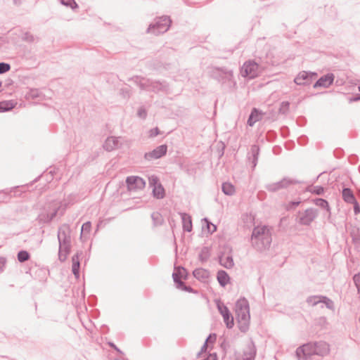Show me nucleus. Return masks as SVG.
<instances>
[{"mask_svg":"<svg viewBox=\"0 0 360 360\" xmlns=\"http://www.w3.org/2000/svg\"><path fill=\"white\" fill-rule=\"evenodd\" d=\"M271 231L267 226H256L251 235L252 247L257 251L262 252L268 249L271 243Z\"/></svg>","mask_w":360,"mask_h":360,"instance_id":"nucleus-1","label":"nucleus"},{"mask_svg":"<svg viewBox=\"0 0 360 360\" xmlns=\"http://www.w3.org/2000/svg\"><path fill=\"white\" fill-rule=\"evenodd\" d=\"M58 240L59 243L58 259L65 262L70 253L72 248L71 229L67 224H62L58 230Z\"/></svg>","mask_w":360,"mask_h":360,"instance_id":"nucleus-2","label":"nucleus"},{"mask_svg":"<svg viewBox=\"0 0 360 360\" xmlns=\"http://www.w3.org/2000/svg\"><path fill=\"white\" fill-rule=\"evenodd\" d=\"M236 314L239 330L242 333H246L249 329L250 319V306L246 298L241 297L236 302Z\"/></svg>","mask_w":360,"mask_h":360,"instance_id":"nucleus-3","label":"nucleus"},{"mask_svg":"<svg viewBox=\"0 0 360 360\" xmlns=\"http://www.w3.org/2000/svg\"><path fill=\"white\" fill-rule=\"evenodd\" d=\"M138 85L141 90L150 91L154 93H167L169 85L166 81L153 80L140 76H135L129 79Z\"/></svg>","mask_w":360,"mask_h":360,"instance_id":"nucleus-4","label":"nucleus"},{"mask_svg":"<svg viewBox=\"0 0 360 360\" xmlns=\"http://www.w3.org/2000/svg\"><path fill=\"white\" fill-rule=\"evenodd\" d=\"M209 72L210 77L221 84V85H225L230 89L236 85L233 70L226 67H213Z\"/></svg>","mask_w":360,"mask_h":360,"instance_id":"nucleus-5","label":"nucleus"},{"mask_svg":"<svg viewBox=\"0 0 360 360\" xmlns=\"http://www.w3.org/2000/svg\"><path fill=\"white\" fill-rule=\"evenodd\" d=\"M171 24L172 20L168 15L156 17L153 22L149 25L146 32L155 35L163 34L169 30Z\"/></svg>","mask_w":360,"mask_h":360,"instance_id":"nucleus-6","label":"nucleus"},{"mask_svg":"<svg viewBox=\"0 0 360 360\" xmlns=\"http://www.w3.org/2000/svg\"><path fill=\"white\" fill-rule=\"evenodd\" d=\"M148 184L149 186L152 188V195L153 198L160 200L165 197V190L158 176L152 175L149 176Z\"/></svg>","mask_w":360,"mask_h":360,"instance_id":"nucleus-7","label":"nucleus"},{"mask_svg":"<svg viewBox=\"0 0 360 360\" xmlns=\"http://www.w3.org/2000/svg\"><path fill=\"white\" fill-rule=\"evenodd\" d=\"M302 181L295 179L284 177L281 181L275 183L268 184L265 186V188L269 192H276L281 189L286 188L290 185L302 184Z\"/></svg>","mask_w":360,"mask_h":360,"instance_id":"nucleus-8","label":"nucleus"},{"mask_svg":"<svg viewBox=\"0 0 360 360\" xmlns=\"http://www.w3.org/2000/svg\"><path fill=\"white\" fill-rule=\"evenodd\" d=\"M258 69L259 65L255 60H249L243 65L240 73L243 77L255 79L258 76Z\"/></svg>","mask_w":360,"mask_h":360,"instance_id":"nucleus-9","label":"nucleus"},{"mask_svg":"<svg viewBox=\"0 0 360 360\" xmlns=\"http://www.w3.org/2000/svg\"><path fill=\"white\" fill-rule=\"evenodd\" d=\"M317 76L318 74L315 72L302 71L295 77L294 82L300 86L309 85Z\"/></svg>","mask_w":360,"mask_h":360,"instance_id":"nucleus-10","label":"nucleus"},{"mask_svg":"<svg viewBox=\"0 0 360 360\" xmlns=\"http://www.w3.org/2000/svg\"><path fill=\"white\" fill-rule=\"evenodd\" d=\"M306 302L311 305L316 306L319 303H323L328 309L334 310V302L332 300L324 295H311L307 298Z\"/></svg>","mask_w":360,"mask_h":360,"instance_id":"nucleus-11","label":"nucleus"},{"mask_svg":"<svg viewBox=\"0 0 360 360\" xmlns=\"http://www.w3.org/2000/svg\"><path fill=\"white\" fill-rule=\"evenodd\" d=\"M296 356L299 360H307L314 355L313 342H308L297 348Z\"/></svg>","mask_w":360,"mask_h":360,"instance_id":"nucleus-12","label":"nucleus"},{"mask_svg":"<svg viewBox=\"0 0 360 360\" xmlns=\"http://www.w3.org/2000/svg\"><path fill=\"white\" fill-rule=\"evenodd\" d=\"M126 184L129 191L142 190L146 186V181L138 176H129L126 179Z\"/></svg>","mask_w":360,"mask_h":360,"instance_id":"nucleus-13","label":"nucleus"},{"mask_svg":"<svg viewBox=\"0 0 360 360\" xmlns=\"http://www.w3.org/2000/svg\"><path fill=\"white\" fill-rule=\"evenodd\" d=\"M167 146L166 144L160 145L155 148H154L152 151L146 153L144 154V159L146 161L151 162L154 160H158L167 154Z\"/></svg>","mask_w":360,"mask_h":360,"instance_id":"nucleus-14","label":"nucleus"},{"mask_svg":"<svg viewBox=\"0 0 360 360\" xmlns=\"http://www.w3.org/2000/svg\"><path fill=\"white\" fill-rule=\"evenodd\" d=\"M318 211L314 208H308L302 213L298 219V223L304 226H309L311 223L317 217Z\"/></svg>","mask_w":360,"mask_h":360,"instance_id":"nucleus-15","label":"nucleus"},{"mask_svg":"<svg viewBox=\"0 0 360 360\" xmlns=\"http://www.w3.org/2000/svg\"><path fill=\"white\" fill-rule=\"evenodd\" d=\"M334 79L335 76L333 73H327L318 79L313 84V87L314 89L319 87L328 88L333 83Z\"/></svg>","mask_w":360,"mask_h":360,"instance_id":"nucleus-16","label":"nucleus"},{"mask_svg":"<svg viewBox=\"0 0 360 360\" xmlns=\"http://www.w3.org/2000/svg\"><path fill=\"white\" fill-rule=\"evenodd\" d=\"M314 354L326 356L330 351L329 345L324 341L313 342Z\"/></svg>","mask_w":360,"mask_h":360,"instance_id":"nucleus-17","label":"nucleus"},{"mask_svg":"<svg viewBox=\"0 0 360 360\" xmlns=\"http://www.w3.org/2000/svg\"><path fill=\"white\" fill-rule=\"evenodd\" d=\"M260 152V148L258 145L253 144L251 146L250 151L248 153L247 158L250 162L252 163V169L257 166L258 158Z\"/></svg>","mask_w":360,"mask_h":360,"instance_id":"nucleus-18","label":"nucleus"},{"mask_svg":"<svg viewBox=\"0 0 360 360\" xmlns=\"http://www.w3.org/2000/svg\"><path fill=\"white\" fill-rule=\"evenodd\" d=\"M224 252H220L218 255V260L220 265L224 266L226 269H231L234 266V262L233 259V256L231 255H227L226 258L224 259Z\"/></svg>","mask_w":360,"mask_h":360,"instance_id":"nucleus-19","label":"nucleus"},{"mask_svg":"<svg viewBox=\"0 0 360 360\" xmlns=\"http://www.w3.org/2000/svg\"><path fill=\"white\" fill-rule=\"evenodd\" d=\"M262 115L261 110L256 108H252L247 121L248 125L252 127L257 122L262 120Z\"/></svg>","mask_w":360,"mask_h":360,"instance_id":"nucleus-20","label":"nucleus"},{"mask_svg":"<svg viewBox=\"0 0 360 360\" xmlns=\"http://www.w3.org/2000/svg\"><path fill=\"white\" fill-rule=\"evenodd\" d=\"M183 230L186 232H191L193 229L192 219L190 214L186 212H180Z\"/></svg>","mask_w":360,"mask_h":360,"instance_id":"nucleus-21","label":"nucleus"},{"mask_svg":"<svg viewBox=\"0 0 360 360\" xmlns=\"http://www.w3.org/2000/svg\"><path fill=\"white\" fill-rule=\"evenodd\" d=\"M193 276L201 282H205L210 277V271L203 268H197L193 271Z\"/></svg>","mask_w":360,"mask_h":360,"instance_id":"nucleus-22","label":"nucleus"},{"mask_svg":"<svg viewBox=\"0 0 360 360\" xmlns=\"http://www.w3.org/2000/svg\"><path fill=\"white\" fill-rule=\"evenodd\" d=\"M189 274L186 269L180 266L177 268H175L174 271L172 274V278L174 281V278L179 281H181V279L187 280L188 278Z\"/></svg>","mask_w":360,"mask_h":360,"instance_id":"nucleus-23","label":"nucleus"},{"mask_svg":"<svg viewBox=\"0 0 360 360\" xmlns=\"http://www.w3.org/2000/svg\"><path fill=\"white\" fill-rule=\"evenodd\" d=\"M217 279L221 287H225L230 282V276L224 270H219L217 274Z\"/></svg>","mask_w":360,"mask_h":360,"instance_id":"nucleus-24","label":"nucleus"},{"mask_svg":"<svg viewBox=\"0 0 360 360\" xmlns=\"http://www.w3.org/2000/svg\"><path fill=\"white\" fill-rule=\"evenodd\" d=\"M119 140L116 137H108L104 144H103V148H105V150L107 151H112V150L118 148L119 146Z\"/></svg>","mask_w":360,"mask_h":360,"instance_id":"nucleus-25","label":"nucleus"},{"mask_svg":"<svg viewBox=\"0 0 360 360\" xmlns=\"http://www.w3.org/2000/svg\"><path fill=\"white\" fill-rule=\"evenodd\" d=\"M243 360H254L256 356V348L252 341L248 345V349L243 353Z\"/></svg>","mask_w":360,"mask_h":360,"instance_id":"nucleus-26","label":"nucleus"},{"mask_svg":"<svg viewBox=\"0 0 360 360\" xmlns=\"http://www.w3.org/2000/svg\"><path fill=\"white\" fill-rule=\"evenodd\" d=\"M174 285L177 289H179L181 290L188 292H191L193 294H198V291L197 290L193 289V288H191L189 285H186L184 282H183L182 281H179L175 278H174Z\"/></svg>","mask_w":360,"mask_h":360,"instance_id":"nucleus-27","label":"nucleus"},{"mask_svg":"<svg viewBox=\"0 0 360 360\" xmlns=\"http://www.w3.org/2000/svg\"><path fill=\"white\" fill-rule=\"evenodd\" d=\"M342 198L347 203H352L356 200L352 189L344 188L342 191Z\"/></svg>","mask_w":360,"mask_h":360,"instance_id":"nucleus-28","label":"nucleus"},{"mask_svg":"<svg viewBox=\"0 0 360 360\" xmlns=\"http://www.w3.org/2000/svg\"><path fill=\"white\" fill-rule=\"evenodd\" d=\"M17 104L13 101H0V112H5L13 109Z\"/></svg>","mask_w":360,"mask_h":360,"instance_id":"nucleus-29","label":"nucleus"},{"mask_svg":"<svg viewBox=\"0 0 360 360\" xmlns=\"http://www.w3.org/2000/svg\"><path fill=\"white\" fill-rule=\"evenodd\" d=\"M221 191L226 195H233L235 193V186L230 182H224L221 185Z\"/></svg>","mask_w":360,"mask_h":360,"instance_id":"nucleus-30","label":"nucleus"},{"mask_svg":"<svg viewBox=\"0 0 360 360\" xmlns=\"http://www.w3.org/2000/svg\"><path fill=\"white\" fill-rule=\"evenodd\" d=\"M210 250L211 248L207 246H204L199 253L198 259L202 262L204 263L208 260L210 257Z\"/></svg>","mask_w":360,"mask_h":360,"instance_id":"nucleus-31","label":"nucleus"},{"mask_svg":"<svg viewBox=\"0 0 360 360\" xmlns=\"http://www.w3.org/2000/svg\"><path fill=\"white\" fill-rule=\"evenodd\" d=\"M82 255V251H77V253L72 257V271L80 269V257Z\"/></svg>","mask_w":360,"mask_h":360,"instance_id":"nucleus-32","label":"nucleus"},{"mask_svg":"<svg viewBox=\"0 0 360 360\" xmlns=\"http://www.w3.org/2000/svg\"><path fill=\"white\" fill-rule=\"evenodd\" d=\"M314 202L316 205L325 209L328 212L329 217L330 216V207L329 206L328 202L323 198H316L314 200Z\"/></svg>","mask_w":360,"mask_h":360,"instance_id":"nucleus-33","label":"nucleus"},{"mask_svg":"<svg viewBox=\"0 0 360 360\" xmlns=\"http://www.w3.org/2000/svg\"><path fill=\"white\" fill-rule=\"evenodd\" d=\"M151 218L153 222L154 226H160L162 224L164 219L160 213L158 212H155L151 214Z\"/></svg>","mask_w":360,"mask_h":360,"instance_id":"nucleus-34","label":"nucleus"},{"mask_svg":"<svg viewBox=\"0 0 360 360\" xmlns=\"http://www.w3.org/2000/svg\"><path fill=\"white\" fill-rule=\"evenodd\" d=\"M30 258V254L27 250H21L18 252L17 259L20 263L28 261Z\"/></svg>","mask_w":360,"mask_h":360,"instance_id":"nucleus-35","label":"nucleus"},{"mask_svg":"<svg viewBox=\"0 0 360 360\" xmlns=\"http://www.w3.org/2000/svg\"><path fill=\"white\" fill-rule=\"evenodd\" d=\"M307 191L318 195H321L324 193V188L322 186H308Z\"/></svg>","mask_w":360,"mask_h":360,"instance_id":"nucleus-36","label":"nucleus"},{"mask_svg":"<svg viewBox=\"0 0 360 360\" xmlns=\"http://www.w3.org/2000/svg\"><path fill=\"white\" fill-rule=\"evenodd\" d=\"M202 221L205 225L206 229L209 233H213L217 231V226L213 224L207 218H203Z\"/></svg>","mask_w":360,"mask_h":360,"instance_id":"nucleus-37","label":"nucleus"},{"mask_svg":"<svg viewBox=\"0 0 360 360\" xmlns=\"http://www.w3.org/2000/svg\"><path fill=\"white\" fill-rule=\"evenodd\" d=\"M224 321L226 326V327L229 329L232 328L234 326L233 316L231 313L229 312L226 314V315L223 316Z\"/></svg>","mask_w":360,"mask_h":360,"instance_id":"nucleus-38","label":"nucleus"},{"mask_svg":"<svg viewBox=\"0 0 360 360\" xmlns=\"http://www.w3.org/2000/svg\"><path fill=\"white\" fill-rule=\"evenodd\" d=\"M41 93L37 89H30L29 91L26 94V97L27 98L36 99L40 97Z\"/></svg>","mask_w":360,"mask_h":360,"instance_id":"nucleus-39","label":"nucleus"},{"mask_svg":"<svg viewBox=\"0 0 360 360\" xmlns=\"http://www.w3.org/2000/svg\"><path fill=\"white\" fill-rule=\"evenodd\" d=\"M217 307L222 316L230 312L229 308L219 300L217 302Z\"/></svg>","mask_w":360,"mask_h":360,"instance_id":"nucleus-40","label":"nucleus"},{"mask_svg":"<svg viewBox=\"0 0 360 360\" xmlns=\"http://www.w3.org/2000/svg\"><path fill=\"white\" fill-rule=\"evenodd\" d=\"M226 146L224 142L219 141L216 146V152L218 155V158L220 159L224 154Z\"/></svg>","mask_w":360,"mask_h":360,"instance_id":"nucleus-41","label":"nucleus"},{"mask_svg":"<svg viewBox=\"0 0 360 360\" xmlns=\"http://www.w3.org/2000/svg\"><path fill=\"white\" fill-rule=\"evenodd\" d=\"M290 108V102L288 101H283L281 105L280 108L278 109V112L282 115H286Z\"/></svg>","mask_w":360,"mask_h":360,"instance_id":"nucleus-42","label":"nucleus"},{"mask_svg":"<svg viewBox=\"0 0 360 360\" xmlns=\"http://www.w3.org/2000/svg\"><path fill=\"white\" fill-rule=\"evenodd\" d=\"M11 191H0V202H7L11 198Z\"/></svg>","mask_w":360,"mask_h":360,"instance_id":"nucleus-43","label":"nucleus"},{"mask_svg":"<svg viewBox=\"0 0 360 360\" xmlns=\"http://www.w3.org/2000/svg\"><path fill=\"white\" fill-rule=\"evenodd\" d=\"M61 4L71 8L72 10L78 8V4L75 0H60Z\"/></svg>","mask_w":360,"mask_h":360,"instance_id":"nucleus-44","label":"nucleus"},{"mask_svg":"<svg viewBox=\"0 0 360 360\" xmlns=\"http://www.w3.org/2000/svg\"><path fill=\"white\" fill-rule=\"evenodd\" d=\"M11 65L8 63L0 62V75L4 74L11 70Z\"/></svg>","mask_w":360,"mask_h":360,"instance_id":"nucleus-45","label":"nucleus"},{"mask_svg":"<svg viewBox=\"0 0 360 360\" xmlns=\"http://www.w3.org/2000/svg\"><path fill=\"white\" fill-rule=\"evenodd\" d=\"M22 39L25 41L31 43V42L34 41V37L31 33L26 32L24 33L23 36L22 37Z\"/></svg>","mask_w":360,"mask_h":360,"instance_id":"nucleus-46","label":"nucleus"},{"mask_svg":"<svg viewBox=\"0 0 360 360\" xmlns=\"http://www.w3.org/2000/svg\"><path fill=\"white\" fill-rule=\"evenodd\" d=\"M296 123L300 127H304L307 124V118L304 116H299L296 120Z\"/></svg>","mask_w":360,"mask_h":360,"instance_id":"nucleus-47","label":"nucleus"},{"mask_svg":"<svg viewBox=\"0 0 360 360\" xmlns=\"http://www.w3.org/2000/svg\"><path fill=\"white\" fill-rule=\"evenodd\" d=\"M137 115L142 119H145L147 116V112L143 107H141L138 109Z\"/></svg>","mask_w":360,"mask_h":360,"instance_id":"nucleus-48","label":"nucleus"},{"mask_svg":"<svg viewBox=\"0 0 360 360\" xmlns=\"http://www.w3.org/2000/svg\"><path fill=\"white\" fill-rule=\"evenodd\" d=\"M217 339V335L215 333H210L208 337L206 338L205 342L207 343H214L216 341Z\"/></svg>","mask_w":360,"mask_h":360,"instance_id":"nucleus-49","label":"nucleus"},{"mask_svg":"<svg viewBox=\"0 0 360 360\" xmlns=\"http://www.w3.org/2000/svg\"><path fill=\"white\" fill-rule=\"evenodd\" d=\"M281 134L283 137H287L290 134V129L287 126H283L281 127Z\"/></svg>","mask_w":360,"mask_h":360,"instance_id":"nucleus-50","label":"nucleus"},{"mask_svg":"<svg viewBox=\"0 0 360 360\" xmlns=\"http://www.w3.org/2000/svg\"><path fill=\"white\" fill-rule=\"evenodd\" d=\"M308 142V137L305 135H302L297 139V143L300 145L304 146Z\"/></svg>","mask_w":360,"mask_h":360,"instance_id":"nucleus-51","label":"nucleus"},{"mask_svg":"<svg viewBox=\"0 0 360 360\" xmlns=\"http://www.w3.org/2000/svg\"><path fill=\"white\" fill-rule=\"evenodd\" d=\"M91 229V223L90 221H86L84 223L82 226V231L89 232Z\"/></svg>","mask_w":360,"mask_h":360,"instance_id":"nucleus-52","label":"nucleus"},{"mask_svg":"<svg viewBox=\"0 0 360 360\" xmlns=\"http://www.w3.org/2000/svg\"><path fill=\"white\" fill-rule=\"evenodd\" d=\"M333 153L335 158H341L344 155V150L342 148H338L334 150Z\"/></svg>","mask_w":360,"mask_h":360,"instance_id":"nucleus-53","label":"nucleus"},{"mask_svg":"<svg viewBox=\"0 0 360 360\" xmlns=\"http://www.w3.org/2000/svg\"><path fill=\"white\" fill-rule=\"evenodd\" d=\"M160 134V131L158 127L153 128L149 131V136L150 137H155Z\"/></svg>","mask_w":360,"mask_h":360,"instance_id":"nucleus-54","label":"nucleus"},{"mask_svg":"<svg viewBox=\"0 0 360 360\" xmlns=\"http://www.w3.org/2000/svg\"><path fill=\"white\" fill-rule=\"evenodd\" d=\"M353 281L356 287H360V273L354 275Z\"/></svg>","mask_w":360,"mask_h":360,"instance_id":"nucleus-55","label":"nucleus"},{"mask_svg":"<svg viewBox=\"0 0 360 360\" xmlns=\"http://www.w3.org/2000/svg\"><path fill=\"white\" fill-rule=\"evenodd\" d=\"M348 160L351 164L355 165L358 162V156L354 154L350 155L348 157Z\"/></svg>","mask_w":360,"mask_h":360,"instance_id":"nucleus-56","label":"nucleus"},{"mask_svg":"<svg viewBox=\"0 0 360 360\" xmlns=\"http://www.w3.org/2000/svg\"><path fill=\"white\" fill-rule=\"evenodd\" d=\"M352 204L354 205V212L355 214H358L360 213V205L357 200H356L355 202H352Z\"/></svg>","mask_w":360,"mask_h":360,"instance_id":"nucleus-57","label":"nucleus"},{"mask_svg":"<svg viewBox=\"0 0 360 360\" xmlns=\"http://www.w3.org/2000/svg\"><path fill=\"white\" fill-rule=\"evenodd\" d=\"M266 136L269 141H273L276 138V134L274 131H269L266 134Z\"/></svg>","mask_w":360,"mask_h":360,"instance_id":"nucleus-58","label":"nucleus"},{"mask_svg":"<svg viewBox=\"0 0 360 360\" xmlns=\"http://www.w3.org/2000/svg\"><path fill=\"white\" fill-rule=\"evenodd\" d=\"M56 214H57V210H55L51 214H48L46 216V222H50L51 221H52L53 219V218L56 216Z\"/></svg>","mask_w":360,"mask_h":360,"instance_id":"nucleus-59","label":"nucleus"},{"mask_svg":"<svg viewBox=\"0 0 360 360\" xmlns=\"http://www.w3.org/2000/svg\"><path fill=\"white\" fill-rule=\"evenodd\" d=\"M300 204V201H290L288 205V209H292L297 207Z\"/></svg>","mask_w":360,"mask_h":360,"instance_id":"nucleus-60","label":"nucleus"},{"mask_svg":"<svg viewBox=\"0 0 360 360\" xmlns=\"http://www.w3.org/2000/svg\"><path fill=\"white\" fill-rule=\"evenodd\" d=\"M6 263V259L4 257H0V271H3Z\"/></svg>","mask_w":360,"mask_h":360,"instance_id":"nucleus-61","label":"nucleus"},{"mask_svg":"<svg viewBox=\"0 0 360 360\" xmlns=\"http://www.w3.org/2000/svg\"><path fill=\"white\" fill-rule=\"evenodd\" d=\"M96 297L95 295H91L88 298V302L91 305H94L96 301Z\"/></svg>","mask_w":360,"mask_h":360,"instance_id":"nucleus-62","label":"nucleus"},{"mask_svg":"<svg viewBox=\"0 0 360 360\" xmlns=\"http://www.w3.org/2000/svg\"><path fill=\"white\" fill-rule=\"evenodd\" d=\"M108 344L110 347L115 349L120 354H122V352L113 342H109Z\"/></svg>","mask_w":360,"mask_h":360,"instance_id":"nucleus-63","label":"nucleus"},{"mask_svg":"<svg viewBox=\"0 0 360 360\" xmlns=\"http://www.w3.org/2000/svg\"><path fill=\"white\" fill-rule=\"evenodd\" d=\"M72 274H74L75 277L77 279H78L80 276V269L72 270Z\"/></svg>","mask_w":360,"mask_h":360,"instance_id":"nucleus-64","label":"nucleus"}]
</instances>
